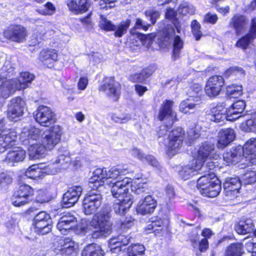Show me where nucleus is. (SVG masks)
I'll use <instances>...</instances> for the list:
<instances>
[{"label": "nucleus", "mask_w": 256, "mask_h": 256, "mask_svg": "<svg viewBox=\"0 0 256 256\" xmlns=\"http://www.w3.org/2000/svg\"><path fill=\"white\" fill-rule=\"evenodd\" d=\"M70 161L69 152L67 151H64L62 154H60L55 160L56 164L59 166L61 170L67 168Z\"/></svg>", "instance_id": "47"}, {"label": "nucleus", "mask_w": 256, "mask_h": 256, "mask_svg": "<svg viewBox=\"0 0 256 256\" xmlns=\"http://www.w3.org/2000/svg\"><path fill=\"white\" fill-rule=\"evenodd\" d=\"M42 168L44 174H55L61 170L56 162L46 166L42 165Z\"/></svg>", "instance_id": "53"}, {"label": "nucleus", "mask_w": 256, "mask_h": 256, "mask_svg": "<svg viewBox=\"0 0 256 256\" xmlns=\"http://www.w3.org/2000/svg\"><path fill=\"white\" fill-rule=\"evenodd\" d=\"M201 102V99L198 96L196 97V99L190 98L181 102L180 105V110L184 114H187L190 110L199 108Z\"/></svg>", "instance_id": "36"}, {"label": "nucleus", "mask_w": 256, "mask_h": 256, "mask_svg": "<svg viewBox=\"0 0 256 256\" xmlns=\"http://www.w3.org/2000/svg\"><path fill=\"white\" fill-rule=\"evenodd\" d=\"M100 26L102 29L106 31H113L114 28V24L111 21L107 20L102 16H101Z\"/></svg>", "instance_id": "59"}, {"label": "nucleus", "mask_w": 256, "mask_h": 256, "mask_svg": "<svg viewBox=\"0 0 256 256\" xmlns=\"http://www.w3.org/2000/svg\"><path fill=\"white\" fill-rule=\"evenodd\" d=\"M166 195L168 200L170 203L172 199L175 196V192L172 186L171 185H168L165 188Z\"/></svg>", "instance_id": "64"}, {"label": "nucleus", "mask_w": 256, "mask_h": 256, "mask_svg": "<svg viewBox=\"0 0 256 256\" xmlns=\"http://www.w3.org/2000/svg\"><path fill=\"white\" fill-rule=\"evenodd\" d=\"M112 120L118 124H126L131 120V115L126 112H116L112 115Z\"/></svg>", "instance_id": "44"}, {"label": "nucleus", "mask_w": 256, "mask_h": 256, "mask_svg": "<svg viewBox=\"0 0 256 256\" xmlns=\"http://www.w3.org/2000/svg\"><path fill=\"white\" fill-rule=\"evenodd\" d=\"M218 156L215 153L214 145L211 142H205L202 144L198 152V154L194 160L197 161L198 167L202 168L206 160L216 159Z\"/></svg>", "instance_id": "11"}, {"label": "nucleus", "mask_w": 256, "mask_h": 256, "mask_svg": "<svg viewBox=\"0 0 256 256\" xmlns=\"http://www.w3.org/2000/svg\"><path fill=\"white\" fill-rule=\"evenodd\" d=\"M178 11L182 15L192 14L194 13L195 8L192 4L184 2L180 6Z\"/></svg>", "instance_id": "51"}, {"label": "nucleus", "mask_w": 256, "mask_h": 256, "mask_svg": "<svg viewBox=\"0 0 256 256\" xmlns=\"http://www.w3.org/2000/svg\"><path fill=\"white\" fill-rule=\"evenodd\" d=\"M184 130L180 127H177L170 132L168 141L164 144L169 155L174 156L178 153L182 146Z\"/></svg>", "instance_id": "10"}, {"label": "nucleus", "mask_w": 256, "mask_h": 256, "mask_svg": "<svg viewBox=\"0 0 256 256\" xmlns=\"http://www.w3.org/2000/svg\"><path fill=\"white\" fill-rule=\"evenodd\" d=\"M101 247L95 244L86 246L82 250V256H104Z\"/></svg>", "instance_id": "40"}, {"label": "nucleus", "mask_w": 256, "mask_h": 256, "mask_svg": "<svg viewBox=\"0 0 256 256\" xmlns=\"http://www.w3.org/2000/svg\"><path fill=\"white\" fill-rule=\"evenodd\" d=\"M150 26V24H148L142 20L140 18H137L136 19L135 25L133 28H132L130 30V32L132 34H138L139 36H140V39L144 44H145L144 40V39H148V40H150V38L148 36L146 35H140V34L137 33L136 32V30L137 29H142L144 30H148V28Z\"/></svg>", "instance_id": "39"}, {"label": "nucleus", "mask_w": 256, "mask_h": 256, "mask_svg": "<svg viewBox=\"0 0 256 256\" xmlns=\"http://www.w3.org/2000/svg\"><path fill=\"white\" fill-rule=\"evenodd\" d=\"M224 84V79L220 76H214L209 78L205 86V92L207 96L213 98L218 96Z\"/></svg>", "instance_id": "18"}, {"label": "nucleus", "mask_w": 256, "mask_h": 256, "mask_svg": "<svg viewBox=\"0 0 256 256\" xmlns=\"http://www.w3.org/2000/svg\"><path fill=\"white\" fill-rule=\"evenodd\" d=\"M132 156L138 158L143 162H146L152 166L157 167L158 166V162L153 156L151 155H146L138 148H134L130 152Z\"/></svg>", "instance_id": "38"}, {"label": "nucleus", "mask_w": 256, "mask_h": 256, "mask_svg": "<svg viewBox=\"0 0 256 256\" xmlns=\"http://www.w3.org/2000/svg\"><path fill=\"white\" fill-rule=\"evenodd\" d=\"M236 138L234 130L231 128L221 130L218 134L217 147L224 149L234 140Z\"/></svg>", "instance_id": "24"}, {"label": "nucleus", "mask_w": 256, "mask_h": 256, "mask_svg": "<svg viewBox=\"0 0 256 256\" xmlns=\"http://www.w3.org/2000/svg\"><path fill=\"white\" fill-rule=\"evenodd\" d=\"M34 194V190L29 185L22 184L14 192L12 198V203L15 206H21L30 202V198Z\"/></svg>", "instance_id": "13"}, {"label": "nucleus", "mask_w": 256, "mask_h": 256, "mask_svg": "<svg viewBox=\"0 0 256 256\" xmlns=\"http://www.w3.org/2000/svg\"><path fill=\"white\" fill-rule=\"evenodd\" d=\"M36 11L42 15L50 16L54 13L56 11V8L50 2H48L44 6V8H37Z\"/></svg>", "instance_id": "52"}, {"label": "nucleus", "mask_w": 256, "mask_h": 256, "mask_svg": "<svg viewBox=\"0 0 256 256\" xmlns=\"http://www.w3.org/2000/svg\"><path fill=\"white\" fill-rule=\"evenodd\" d=\"M246 144L244 146H238L236 147L232 148L230 150V152L234 153L232 154L233 162L234 164L240 162L242 160L245 158L250 160L251 163L253 164H256V158H251V154L246 152Z\"/></svg>", "instance_id": "26"}, {"label": "nucleus", "mask_w": 256, "mask_h": 256, "mask_svg": "<svg viewBox=\"0 0 256 256\" xmlns=\"http://www.w3.org/2000/svg\"><path fill=\"white\" fill-rule=\"evenodd\" d=\"M225 106L226 105L224 103H222L218 104L216 106L212 108L210 110V114H209L210 119L216 122H223L226 119L228 120L227 114L228 110Z\"/></svg>", "instance_id": "29"}, {"label": "nucleus", "mask_w": 256, "mask_h": 256, "mask_svg": "<svg viewBox=\"0 0 256 256\" xmlns=\"http://www.w3.org/2000/svg\"><path fill=\"white\" fill-rule=\"evenodd\" d=\"M62 129L58 125L54 126L45 131H43L42 138V144L39 142L38 146L44 148V152L43 154H40L37 159H40L46 154L47 150H51L58 144L62 136Z\"/></svg>", "instance_id": "8"}, {"label": "nucleus", "mask_w": 256, "mask_h": 256, "mask_svg": "<svg viewBox=\"0 0 256 256\" xmlns=\"http://www.w3.org/2000/svg\"><path fill=\"white\" fill-rule=\"evenodd\" d=\"M191 28L193 34L196 38V40H198L202 36V32L200 30V25L196 20H194L191 24Z\"/></svg>", "instance_id": "58"}, {"label": "nucleus", "mask_w": 256, "mask_h": 256, "mask_svg": "<svg viewBox=\"0 0 256 256\" xmlns=\"http://www.w3.org/2000/svg\"><path fill=\"white\" fill-rule=\"evenodd\" d=\"M242 186L241 181L238 177L226 178L224 184V189L228 199L232 200L238 196Z\"/></svg>", "instance_id": "19"}, {"label": "nucleus", "mask_w": 256, "mask_h": 256, "mask_svg": "<svg viewBox=\"0 0 256 256\" xmlns=\"http://www.w3.org/2000/svg\"><path fill=\"white\" fill-rule=\"evenodd\" d=\"M90 6V0H80L78 2L76 14L87 12Z\"/></svg>", "instance_id": "57"}, {"label": "nucleus", "mask_w": 256, "mask_h": 256, "mask_svg": "<svg viewBox=\"0 0 256 256\" xmlns=\"http://www.w3.org/2000/svg\"><path fill=\"white\" fill-rule=\"evenodd\" d=\"M100 188H91L83 200V211L86 215L94 214L102 204Z\"/></svg>", "instance_id": "9"}, {"label": "nucleus", "mask_w": 256, "mask_h": 256, "mask_svg": "<svg viewBox=\"0 0 256 256\" xmlns=\"http://www.w3.org/2000/svg\"><path fill=\"white\" fill-rule=\"evenodd\" d=\"M202 86L198 84H194L191 86L188 90V94L190 98L196 99V97L200 98L199 94L202 92Z\"/></svg>", "instance_id": "56"}, {"label": "nucleus", "mask_w": 256, "mask_h": 256, "mask_svg": "<svg viewBox=\"0 0 256 256\" xmlns=\"http://www.w3.org/2000/svg\"><path fill=\"white\" fill-rule=\"evenodd\" d=\"M245 107L246 103L244 100H238L234 102L231 107L227 110L228 120H234L240 118Z\"/></svg>", "instance_id": "34"}, {"label": "nucleus", "mask_w": 256, "mask_h": 256, "mask_svg": "<svg viewBox=\"0 0 256 256\" xmlns=\"http://www.w3.org/2000/svg\"><path fill=\"white\" fill-rule=\"evenodd\" d=\"M132 182L130 178L125 177L122 181H117L116 183L110 186L112 187V196L118 199H125L127 196H132L128 192V187Z\"/></svg>", "instance_id": "17"}, {"label": "nucleus", "mask_w": 256, "mask_h": 256, "mask_svg": "<svg viewBox=\"0 0 256 256\" xmlns=\"http://www.w3.org/2000/svg\"><path fill=\"white\" fill-rule=\"evenodd\" d=\"M4 120H0V152L12 148L7 154L4 161L8 164L22 162L26 156V152L19 146L12 147L17 138L14 130L4 128Z\"/></svg>", "instance_id": "1"}, {"label": "nucleus", "mask_w": 256, "mask_h": 256, "mask_svg": "<svg viewBox=\"0 0 256 256\" xmlns=\"http://www.w3.org/2000/svg\"><path fill=\"white\" fill-rule=\"evenodd\" d=\"M184 42L179 36H175L174 44L172 58L176 60L180 57L181 50L183 48Z\"/></svg>", "instance_id": "46"}, {"label": "nucleus", "mask_w": 256, "mask_h": 256, "mask_svg": "<svg viewBox=\"0 0 256 256\" xmlns=\"http://www.w3.org/2000/svg\"><path fill=\"white\" fill-rule=\"evenodd\" d=\"M156 206V200L152 196L148 195L139 201L136 207V211L142 215L151 214L154 211Z\"/></svg>", "instance_id": "21"}, {"label": "nucleus", "mask_w": 256, "mask_h": 256, "mask_svg": "<svg viewBox=\"0 0 256 256\" xmlns=\"http://www.w3.org/2000/svg\"><path fill=\"white\" fill-rule=\"evenodd\" d=\"M246 144L244 146H238L236 147L232 148L230 150V152L234 153L232 154L233 162L234 164L240 162L242 160L245 158L250 160L251 163L253 164H256V158H251V154L246 152Z\"/></svg>", "instance_id": "27"}, {"label": "nucleus", "mask_w": 256, "mask_h": 256, "mask_svg": "<svg viewBox=\"0 0 256 256\" xmlns=\"http://www.w3.org/2000/svg\"><path fill=\"white\" fill-rule=\"evenodd\" d=\"M246 18L242 16L235 15L230 22V26L233 27L237 34L244 28L246 25Z\"/></svg>", "instance_id": "42"}, {"label": "nucleus", "mask_w": 256, "mask_h": 256, "mask_svg": "<svg viewBox=\"0 0 256 256\" xmlns=\"http://www.w3.org/2000/svg\"><path fill=\"white\" fill-rule=\"evenodd\" d=\"M34 78V76L28 72H22L18 78L14 79L18 90L25 89L29 86Z\"/></svg>", "instance_id": "35"}, {"label": "nucleus", "mask_w": 256, "mask_h": 256, "mask_svg": "<svg viewBox=\"0 0 256 256\" xmlns=\"http://www.w3.org/2000/svg\"><path fill=\"white\" fill-rule=\"evenodd\" d=\"M4 36L9 40L21 43L24 42L28 36L26 28L19 24L11 25L4 32Z\"/></svg>", "instance_id": "15"}, {"label": "nucleus", "mask_w": 256, "mask_h": 256, "mask_svg": "<svg viewBox=\"0 0 256 256\" xmlns=\"http://www.w3.org/2000/svg\"><path fill=\"white\" fill-rule=\"evenodd\" d=\"M174 102L170 100H166L163 102L160 108L158 118L160 121H166L168 123L167 125H163L160 126V130L158 132L160 143L162 142L160 138L166 135L176 120V112L172 110Z\"/></svg>", "instance_id": "7"}, {"label": "nucleus", "mask_w": 256, "mask_h": 256, "mask_svg": "<svg viewBox=\"0 0 256 256\" xmlns=\"http://www.w3.org/2000/svg\"><path fill=\"white\" fill-rule=\"evenodd\" d=\"M132 190L137 194H141L143 193H146L148 190L147 184L146 183L136 184L134 182L131 185Z\"/></svg>", "instance_id": "54"}, {"label": "nucleus", "mask_w": 256, "mask_h": 256, "mask_svg": "<svg viewBox=\"0 0 256 256\" xmlns=\"http://www.w3.org/2000/svg\"><path fill=\"white\" fill-rule=\"evenodd\" d=\"M14 74V68L12 66L10 62L5 63L1 68L0 72V78L2 80L7 79L12 76Z\"/></svg>", "instance_id": "48"}, {"label": "nucleus", "mask_w": 256, "mask_h": 256, "mask_svg": "<svg viewBox=\"0 0 256 256\" xmlns=\"http://www.w3.org/2000/svg\"><path fill=\"white\" fill-rule=\"evenodd\" d=\"M242 184H252L256 182V172L249 171L243 174L241 178Z\"/></svg>", "instance_id": "50"}, {"label": "nucleus", "mask_w": 256, "mask_h": 256, "mask_svg": "<svg viewBox=\"0 0 256 256\" xmlns=\"http://www.w3.org/2000/svg\"><path fill=\"white\" fill-rule=\"evenodd\" d=\"M58 54L54 49L42 50L39 55L40 60L48 68H51L54 66V62L58 60Z\"/></svg>", "instance_id": "31"}, {"label": "nucleus", "mask_w": 256, "mask_h": 256, "mask_svg": "<svg viewBox=\"0 0 256 256\" xmlns=\"http://www.w3.org/2000/svg\"><path fill=\"white\" fill-rule=\"evenodd\" d=\"M234 228L236 232L240 234L250 233L254 230L253 221L250 218L242 220L236 225Z\"/></svg>", "instance_id": "37"}, {"label": "nucleus", "mask_w": 256, "mask_h": 256, "mask_svg": "<svg viewBox=\"0 0 256 256\" xmlns=\"http://www.w3.org/2000/svg\"><path fill=\"white\" fill-rule=\"evenodd\" d=\"M197 188L202 195L214 198L221 190V182L216 178L214 173L211 172L208 176L204 175L198 180Z\"/></svg>", "instance_id": "6"}, {"label": "nucleus", "mask_w": 256, "mask_h": 256, "mask_svg": "<svg viewBox=\"0 0 256 256\" xmlns=\"http://www.w3.org/2000/svg\"><path fill=\"white\" fill-rule=\"evenodd\" d=\"M82 191L80 186H74L70 188L63 196L62 206L68 208L73 206L78 201Z\"/></svg>", "instance_id": "20"}, {"label": "nucleus", "mask_w": 256, "mask_h": 256, "mask_svg": "<svg viewBox=\"0 0 256 256\" xmlns=\"http://www.w3.org/2000/svg\"><path fill=\"white\" fill-rule=\"evenodd\" d=\"M112 215L110 211L103 210L95 214L90 222V226L94 230L92 237H107L112 231L113 223L111 220Z\"/></svg>", "instance_id": "4"}, {"label": "nucleus", "mask_w": 256, "mask_h": 256, "mask_svg": "<svg viewBox=\"0 0 256 256\" xmlns=\"http://www.w3.org/2000/svg\"><path fill=\"white\" fill-rule=\"evenodd\" d=\"M133 203L132 196H127L125 199H118L114 204V212L118 214H124Z\"/></svg>", "instance_id": "33"}, {"label": "nucleus", "mask_w": 256, "mask_h": 256, "mask_svg": "<svg viewBox=\"0 0 256 256\" xmlns=\"http://www.w3.org/2000/svg\"><path fill=\"white\" fill-rule=\"evenodd\" d=\"M25 106V102L20 98L12 99L8 107V117L12 120L22 116Z\"/></svg>", "instance_id": "22"}, {"label": "nucleus", "mask_w": 256, "mask_h": 256, "mask_svg": "<svg viewBox=\"0 0 256 256\" xmlns=\"http://www.w3.org/2000/svg\"><path fill=\"white\" fill-rule=\"evenodd\" d=\"M66 4L69 10L76 14V12H78V2L76 0H67L66 1Z\"/></svg>", "instance_id": "63"}, {"label": "nucleus", "mask_w": 256, "mask_h": 256, "mask_svg": "<svg viewBox=\"0 0 256 256\" xmlns=\"http://www.w3.org/2000/svg\"><path fill=\"white\" fill-rule=\"evenodd\" d=\"M242 244L234 243L229 246L226 250L225 256H241Z\"/></svg>", "instance_id": "45"}, {"label": "nucleus", "mask_w": 256, "mask_h": 256, "mask_svg": "<svg viewBox=\"0 0 256 256\" xmlns=\"http://www.w3.org/2000/svg\"><path fill=\"white\" fill-rule=\"evenodd\" d=\"M42 168V164L32 165L26 172V176L32 179L42 178L44 174Z\"/></svg>", "instance_id": "41"}, {"label": "nucleus", "mask_w": 256, "mask_h": 256, "mask_svg": "<svg viewBox=\"0 0 256 256\" xmlns=\"http://www.w3.org/2000/svg\"><path fill=\"white\" fill-rule=\"evenodd\" d=\"M244 74V70L238 66H233L228 69L226 72V74L229 76L230 74H234V75L242 74Z\"/></svg>", "instance_id": "62"}, {"label": "nucleus", "mask_w": 256, "mask_h": 256, "mask_svg": "<svg viewBox=\"0 0 256 256\" xmlns=\"http://www.w3.org/2000/svg\"><path fill=\"white\" fill-rule=\"evenodd\" d=\"M198 164L197 161L193 159L188 164L182 167L181 170L178 171L180 176L184 180H187L196 174L202 168H197Z\"/></svg>", "instance_id": "32"}, {"label": "nucleus", "mask_w": 256, "mask_h": 256, "mask_svg": "<svg viewBox=\"0 0 256 256\" xmlns=\"http://www.w3.org/2000/svg\"><path fill=\"white\" fill-rule=\"evenodd\" d=\"M99 90L116 101L119 98L120 94V85L114 78H106L103 84L100 86Z\"/></svg>", "instance_id": "14"}, {"label": "nucleus", "mask_w": 256, "mask_h": 256, "mask_svg": "<svg viewBox=\"0 0 256 256\" xmlns=\"http://www.w3.org/2000/svg\"><path fill=\"white\" fill-rule=\"evenodd\" d=\"M34 114L36 120L42 126H48L55 122L54 113L46 106H39Z\"/></svg>", "instance_id": "16"}, {"label": "nucleus", "mask_w": 256, "mask_h": 256, "mask_svg": "<svg viewBox=\"0 0 256 256\" xmlns=\"http://www.w3.org/2000/svg\"><path fill=\"white\" fill-rule=\"evenodd\" d=\"M76 225V218L70 213L62 216L57 224L58 230L64 234H66Z\"/></svg>", "instance_id": "23"}, {"label": "nucleus", "mask_w": 256, "mask_h": 256, "mask_svg": "<svg viewBox=\"0 0 256 256\" xmlns=\"http://www.w3.org/2000/svg\"><path fill=\"white\" fill-rule=\"evenodd\" d=\"M256 38V18H254L252 20L249 32L237 41L236 46L244 50L246 49Z\"/></svg>", "instance_id": "25"}, {"label": "nucleus", "mask_w": 256, "mask_h": 256, "mask_svg": "<svg viewBox=\"0 0 256 256\" xmlns=\"http://www.w3.org/2000/svg\"><path fill=\"white\" fill-rule=\"evenodd\" d=\"M156 70V66L154 64L150 65L144 68L141 72L144 80L150 76Z\"/></svg>", "instance_id": "61"}, {"label": "nucleus", "mask_w": 256, "mask_h": 256, "mask_svg": "<svg viewBox=\"0 0 256 256\" xmlns=\"http://www.w3.org/2000/svg\"><path fill=\"white\" fill-rule=\"evenodd\" d=\"M16 90H18L14 79L0 78V98H6Z\"/></svg>", "instance_id": "28"}, {"label": "nucleus", "mask_w": 256, "mask_h": 256, "mask_svg": "<svg viewBox=\"0 0 256 256\" xmlns=\"http://www.w3.org/2000/svg\"><path fill=\"white\" fill-rule=\"evenodd\" d=\"M146 16L149 18L152 24H154L156 20L160 16V12L158 11L154 10V8H150L145 12Z\"/></svg>", "instance_id": "60"}, {"label": "nucleus", "mask_w": 256, "mask_h": 256, "mask_svg": "<svg viewBox=\"0 0 256 256\" xmlns=\"http://www.w3.org/2000/svg\"><path fill=\"white\" fill-rule=\"evenodd\" d=\"M242 86L241 85L232 84L226 88V94L230 98H237L242 95Z\"/></svg>", "instance_id": "49"}, {"label": "nucleus", "mask_w": 256, "mask_h": 256, "mask_svg": "<svg viewBox=\"0 0 256 256\" xmlns=\"http://www.w3.org/2000/svg\"><path fill=\"white\" fill-rule=\"evenodd\" d=\"M36 232L41 234L50 232L52 228V220L49 214L42 211L36 215L33 220Z\"/></svg>", "instance_id": "12"}, {"label": "nucleus", "mask_w": 256, "mask_h": 256, "mask_svg": "<svg viewBox=\"0 0 256 256\" xmlns=\"http://www.w3.org/2000/svg\"><path fill=\"white\" fill-rule=\"evenodd\" d=\"M42 132V130L32 126H26L22 128L20 140L24 145L29 146V155L32 160H37L38 156L43 154L44 152V147L38 146Z\"/></svg>", "instance_id": "3"}, {"label": "nucleus", "mask_w": 256, "mask_h": 256, "mask_svg": "<svg viewBox=\"0 0 256 256\" xmlns=\"http://www.w3.org/2000/svg\"><path fill=\"white\" fill-rule=\"evenodd\" d=\"M131 24L130 20H126L122 22L117 25H114V28L113 31L114 32V36L116 37H122L125 34L128 27Z\"/></svg>", "instance_id": "43"}, {"label": "nucleus", "mask_w": 256, "mask_h": 256, "mask_svg": "<svg viewBox=\"0 0 256 256\" xmlns=\"http://www.w3.org/2000/svg\"><path fill=\"white\" fill-rule=\"evenodd\" d=\"M134 220L132 218H126L116 224L118 234L112 236L108 241V248L112 253L121 251L122 246L128 244L130 238L127 232L134 225Z\"/></svg>", "instance_id": "5"}, {"label": "nucleus", "mask_w": 256, "mask_h": 256, "mask_svg": "<svg viewBox=\"0 0 256 256\" xmlns=\"http://www.w3.org/2000/svg\"><path fill=\"white\" fill-rule=\"evenodd\" d=\"M145 251L144 246L140 244H132L129 246L128 248V254H140L144 255Z\"/></svg>", "instance_id": "55"}, {"label": "nucleus", "mask_w": 256, "mask_h": 256, "mask_svg": "<svg viewBox=\"0 0 256 256\" xmlns=\"http://www.w3.org/2000/svg\"><path fill=\"white\" fill-rule=\"evenodd\" d=\"M128 172L126 168L120 166H114L108 170L106 168H96L88 182L89 188L101 189L104 182L111 186L117 181H122L123 176Z\"/></svg>", "instance_id": "2"}, {"label": "nucleus", "mask_w": 256, "mask_h": 256, "mask_svg": "<svg viewBox=\"0 0 256 256\" xmlns=\"http://www.w3.org/2000/svg\"><path fill=\"white\" fill-rule=\"evenodd\" d=\"M58 244L62 254L70 256L76 255L77 246L71 238L62 237L60 240Z\"/></svg>", "instance_id": "30"}]
</instances>
